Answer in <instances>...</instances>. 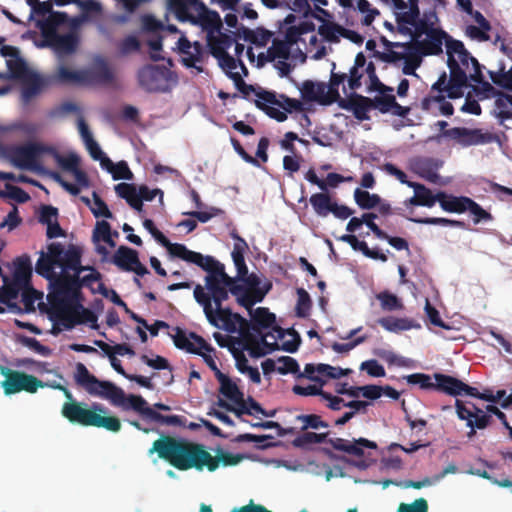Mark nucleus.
Listing matches in <instances>:
<instances>
[{"label":"nucleus","instance_id":"f257e3e1","mask_svg":"<svg viewBox=\"0 0 512 512\" xmlns=\"http://www.w3.org/2000/svg\"><path fill=\"white\" fill-rule=\"evenodd\" d=\"M208 274L205 277V288L197 284L194 288V298L203 308L207 321L212 326L234 333L240 328L249 326L247 320L238 313H233L223 302L229 298V293L236 297L239 305L251 310L254 304L261 302L267 294L266 291H249L244 285L238 283L237 276L230 277L224 265L212 256L201 255V260L195 263Z\"/></svg>","mask_w":512,"mask_h":512},{"label":"nucleus","instance_id":"f03ea898","mask_svg":"<svg viewBox=\"0 0 512 512\" xmlns=\"http://www.w3.org/2000/svg\"><path fill=\"white\" fill-rule=\"evenodd\" d=\"M81 247L69 244L65 249L63 244L52 242L47 246V252H40L35 265L38 275L47 279L51 293L49 303H76L81 298L78 273L86 269L81 264Z\"/></svg>","mask_w":512,"mask_h":512},{"label":"nucleus","instance_id":"7ed1b4c3","mask_svg":"<svg viewBox=\"0 0 512 512\" xmlns=\"http://www.w3.org/2000/svg\"><path fill=\"white\" fill-rule=\"evenodd\" d=\"M148 453H157L159 458L181 471L191 468L201 471L206 467L213 472L218 469L220 461L224 466H234L244 459L242 454L224 452L221 448L217 449V455L213 457L202 444L171 436H162L155 440Z\"/></svg>","mask_w":512,"mask_h":512},{"label":"nucleus","instance_id":"20e7f679","mask_svg":"<svg viewBox=\"0 0 512 512\" xmlns=\"http://www.w3.org/2000/svg\"><path fill=\"white\" fill-rule=\"evenodd\" d=\"M76 383L93 396L108 399L113 405L124 410L133 409L137 413L160 424L184 426L185 418L179 415H163L148 406L147 401L140 395L126 396L124 391L110 381L99 380L91 374L83 363L76 364Z\"/></svg>","mask_w":512,"mask_h":512},{"label":"nucleus","instance_id":"39448f33","mask_svg":"<svg viewBox=\"0 0 512 512\" xmlns=\"http://www.w3.org/2000/svg\"><path fill=\"white\" fill-rule=\"evenodd\" d=\"M68 399L61 409V414L72 424L84 427L104 428L111 432H118L121 429V422L115 416H106L107 408L102 404L93 403L90 407L84 402L73 399L71 392L63 386H58Z\"/></svg>","mask_w":512,"mask_h":512},{"label":"nucleus","instance_id":"423d86ee","mask_svg":"<svg viewBox=\"0 0 512 512\" xmlns=\"http://www.w3.org/2000/svg\"><path fill=\"white\" fill-rule=\"evenodd\" d=\"M170 10L181 22H190L207 32V37L219 33L222 28L220 15L208 10L200 0H168Z\"/></svg>","mask_w":512,"mask_h":512},{"label":"nucleus","instance_id":"0eeeda50","mask_svg":"<svg viewBox=\"0 0 512 512\" xmlns=\"http://www.w3.org/2000/svg\"><path fill=\"white\" fill-rule=\"evenodd\" d=\"M327 433H315V432H305L299 436H297L292 444L294 447L304 448L309 444L313 443H323L326 442L331 445L335 450L345 452L349 455H353L356 457L364 456V449H377V443L366 438H358L353 439V441H349L343 438H330L327 439Z\"/></svg>","mask_w":512,"mask_h":512},{"label":"nucleus","instance_id":"6e6552de","mask_svg":"<svg viewBox=\"0 0 512 512\" xmlns=\"http://www.w3.org/2000/svg\"><path fill=\"white\" fill-rule=\"evenodd\" d=\"M139 86L149 93H166L178 83L177 74L164 65L149 64L137 73Z\"/></svg>","mask_w":512,"mask_h":512},{"label":"nucleus","instance_id":"1a4fd4ad","mask_svg":"<svg viewBox=\"0 0 512 512\" xmlns=\"http://www.w3.org/2000/svg\"><path fill=\"white\" fill-rule=\"evenodd\" d=\"M237 89L240 91L242 96L251 100V94H254L256 99L254 100L255 106L265 112L267 116L275 119L278 122H284L287 119V114L281 112L280 109L268 106V104L277 103V94L274 91H268L261 87H255L251 84H247L245 81H241Z\"/></svg>","mask_w":512,"mask_h":512},{"label":"nucleus","instance_id":"9d476101","mask_svg":"<svg viewBox=\"0 0 512 512\" xmlns=\"http://www.w3.org/2000/svg\"><path fill=\"white\" fill-rule=\"evenodd\" d=\"M49 151H52V146L38 142H29L12 147L10 149V158L13 164L19 168L37 169L39 167V158L43 154H49Z\"/></svg>","mask_w":512,"mask_h":512},{"label":"nucleus","instance_id":"9b49d317","mask_svg":"<svg viewBox=\"0 0 512 512\" xmlns=\"http://www.w3.org/2000/svg\"><path fill=\"white\" fill-rule=\"evenodd\" d=\"M1 373L5 376L2 387L6 395H12L21 391L35 393L39 387L44 384L33 375L23 372L13 371L6 367H1Z\"/></svg>","mask_w":512,"mask_h":512},{"label":"nucleus","instance_id":"f8f14e48","mask_svg":"<svg viewBox=\"0 0 512 512\" xmlns=\"http://www.w3.org/2000/svg\"><path fill=\"white\" fill-rule=\"evenodd\" d=\"M143 226L151 235L164 246L172 257L179 258L188 263L195 264L201 260V253L189 250L184 244L171 243L169 239L157 229L151 219H145Z\"/></svg>","mask_w":512,"mask_h":512},{"label":"nucleus","instance_id":"ddd939ff","mask_svg":"<svg viewBox=\"0 0 512 512\" xmlns=\"http://www.w3.org/2000/svg\"><path fill=\"white\" fill-rule=\"evenodd\" d=\"M78 43L79 38L75 32H68L66 34L50 33L42 38L38 47L51 48L59 58H62L73 54L78 47Z\"/></svg>","mask_w":512,"mask_h":512},{"label":"nucleus","instance_id":"4468645a","mask_svg":"<svg viewBox=\"0 0 512 512\" xmlns=\"http://www.w3.org/2000/svg\"><path fill=\"white\" fill-rule=\"evenodd\" d=\"M443 135L456 140L462 146L488 144L494 141L492 133L483 132L481 129H469L466 127H454L444 131Z\"/></svg>","mask_w":512,"mask_h":512},{"label":"nucleus","instance_id":"2eb2a0df","mask_svg":"<svg viewBox=\"0 0 512 512\" xmlns=\"http://www.w3.org/2000/svg\"><path fill=\"white\" fill-rule=\"evenodd\" d=\"M173 330L175 333L169 335L178 349L185 350L192 354H201V350H205L207 352H212L214 350L203 337L194 332H190L189 335H187L186 332L178 326Z\"/></svg>","mask_w":512,"mask_h":512},{"label":"nucleus","instance_id":"dca6fc26","mask_svg":"<svg viewBox=\"0 0 512 512\" xmlns=\"http://www.w3.org/2000/svg\"><path fill=\"white\" fill-rule=\"evenodd\" d=\"M83 75L84 84L88 85H107L114 81V72L102 57H97L88 69L83 70Z\"/></svg>","mask_w":512,"mask_h":512},{"label":"nucleus","instance_id":"f3484780","mask_svg":"<svg viewBox=\"0 0 512 512\" xmlns=\"http://www.w3.org/2000/svg\"><path fill=\"white\" fill-rule=\"evenodd\" d=\"M50 320L55 325H61L66 330L73 329L77 324V316L79 314L76 303H50Z\"/></svg>","mask_w":512,"mask_h":512},{"label":"nucleus","instance_id":"a211bd4d","mask_svg":"<svg viewBox=\"0 0 512 512\" xmlns=\"http://www.w3.org/2000/svg\"><path fill=\"white\" fill-rule=\"evenodd\" d=\"M251 315V330L260 336L263 329L272 328L277 333V338L284 336V330L277 326L275 314L269 312L268 308L258 307L254 311L248 310Z\"/></svg>","mask_w":512,"mask_h":512},{"label":"nucleus","instance_id":"6ab92c4d","mask_svg":"<svg viewBox=\"0 0 512 512\" xmlns=\"http://www.w3.org/2000/svg\"><path fill=\"white\" fill-rule=\"evenodd\" d=\"M57 164L65 171L71 172L81 187H88L90 182L87 174L79 168L80 159L76 154H69L68 156H62L59 152L52 147V151H49Z\"/></svg>","mask_w":512,"mask_h":512},{"label":"nucleus","instance_id":"aec40b11","mask_svg":"<svg viewBox=\"0 0 512 512\" xmlns=\"http://www.w3.org/2000/svg\"><path fill=\"white\" fill-rule=\"evenodd\" d=\"M434 378L436 380L435 390L437 391L450 396L474 395L473 387L453 376L435 373Z\"/></svg>","mask_w":512,"mask_h":512},{"label":"nucleus","instance_id":"412c9836","mask_svg":"<svg viewBox=\"0 0 512 512\" xmlns=\"http://www.w3.org/2000/svg\"><path fill=\"white\" fill-rule=\"evenodd\" d=\"M179 51L184 55L182 63L187 68H195L199 73L203 72L201 66H197V63L203 62V46L200 42L195 41L191 43L186 37L182 36L178 40Z\"/></svg>","mask_w":512,"mask_h":512},{"label":"nucleus","instance_id":"4be33fe9","mask_svg":"<svg viewBox=\"0 0 512 512\" xmlns=\"http://www.w3.org/2000/svg\"><path fill=\"white\" fill-rule=\"evenodd\" d=\"M409 187L414 190V195L404 201V205L408 208L409 206H423L431 208L436 202L440 204L441 198L443 197V191H438L436 194L425 185L415 182L409 183Z\"/></svg>","mask_w":512,"mask_h":512},{"label":"nucleus","instance_id":"5701e85b","mask_svg":"<svg viewBox=\"0 0 512 512\" xmlns=\"http://www.w3.org/2000/svg\"><path fill=\"white\" fill-rule=\"evenodd\" d=\"M340 108L352 111L357 120L365 121L370 119L368 112L373 109V103L371 98L352 92L347 100H341Z\"/></svg>","mask_w":512,"mask_h":512},{"label":"nucleus","instance_id":"b1692460","mask_svg":"<svg viewBox=\"0 0 512 512\" xmlns=\"http://www.w3.org/2000/svg\"><path fill=\"white\" fill-rule=\"evenodd\" d=\"M243 330L244 328H241L243 349L249 351L251 357L259 358L266 355L267 353L279 349L277 342L268 343L266 341V337L269 334L261 335L260 340H258L253 334L244 332Z\"/></svg>","mask_w":512,"mask_h":512},{"label":"nucleus","instance_id":"393cba45","mask_svg":"<svg viewBox=\"0 0 512 512\" xmlns=\"http://www.w3.org/2000/svg\"><path fill=\"white\" fill-rule=\"evenodd\" d=\"M450 70V79L448 81V97L451 99L461 98L463 88L467 87V75L460 67L458 60L451 59L447 61Z\"/></svg>","mask_w":512,"mask_h":512},{"label":"nucleus","instance_id":"a878e982","mask_svg":"<svg viewBox=\"0 0 512 512\" xmlns=\"http://www.w3.org/2000/svg\"><path fill=\"white\" fill-rule=\"evenodd\" d=\"M443 162L435 158H420L414 162L415 172L424 180L431 183H438L440 176L438 170Z\"/></svg>","mask_w":512,"mask_h":512},{"label":"nucleus","instance_id":"bb28decb","mask_svg":"<svg viewBox=\"0 0 512 512\" xmlns=\"http://www.w3.org/2000/svg\"><path fill=\"white\" fill-rule=\"evenodd\" d=\"M346 78V73L334 72L332 70L329 85L324 89L322 105H331L336 102L340 107L341 100H347V98H342L339 93V86L346 81Z\"/></svg>","mask_w":512,"mask_h":512},{"label":"nucleus","instance_id":"cd10ccee","mask_svg":"<svg viewBox=\"0 0 512 512\" xmlns=\"http://www.w3.org/2000/svg\"><path fill=\"white\" fill-rule=\"evenodd\" d=\"M14 273L12 281L16 286L25 287L30 283L32 276V264L30 257L26 254L19 256L14 261Z\"/></svg>","mask_w":512,"mask_h":512},{"label":"nucleus","instance_id":"c85d7f7f","mask_svg":"<svg viewBox=\"0 0 512 512\" xmlns=\"http://www.w3.org/2000/svg\"><path fill=\"white\" fill-rule=\"evenodd\" d=\"M377 323L385 330L392 333H399L411 329H419L421 325L410 318H397L393 316L382 317L377 320Z\"/></svg>","mask_w":512,"mask_h":512},{"label":"nucleus","instance_id":"c756f323","mask_svg":"<svg viewBox=\"0 0 512 512\" xmlns=\"http://www.w3.org/2000/svg\"><path fill=\"white\" fill-rule=\"evenodd\" d=\"M442 195L443 197L440 201V207L449 213L462 214L467 212V209L469 208V205L472 201V199L467 196H455L444 191Z\"/></svg>","mask_w":512,"mask_h":512},{"label":"nucleus","instance_id":"7c9ffc66","mask_svg":"<svg viewBox=\"0 0 512 512\" xmlns=\"http://www.w3.org/2000/svg\"><path fill=\"white\" fill-rule=\"evenodd\" d=\"M114 190L116 195L124 199L131 208L138 212L143 210V203L138 197L139 194L135 184L122 182L117 184Z\"/></svg>","mask_w":512,"mask_h":512},{"label":"nucleus","instance_id":"2f4dec72","mask_svg":"<svg viewBox=\"0 0 512 512\" xmlns=\"http://www.w3.org/2000/svg\"><path fill=\"white\" fill-rule=\"evenodd\" d=\"M139 259L138 252L127 246H120L112 257V263L122 271L130 272Z\"/></svg>","mask_w":512,"mask_h":512},{"label":"nucleus","instance_id":"473e14b6","mask_svg":"<svg viewBox=\"0 0 512 512\" xmlns=\"http://www.w3.org/2000/svg\"><path fill=\"white\" fill-rule=\"evenodd\" d=\"M448 37L447 33L441 29L432 30L427 35V40L419 42L422 54L424 55H438L442 52L443 40Z\"/></svg>","mask_w":512,"mask_h":512},{"label":"nucleus","instance_id":"72a5a7b5","mask_svg":"<svg viewBox=\"0 0 512 512\" xmlns=\"http://www.w3.org/2000/svg\"><path fill=\"white\" fill-rule=\"evenodd\" d=\"M218 405L225 408L227 411L234 412L237 416H241L242 414H266V410L262 408V406L252 397H249L247 401L243 399L242 403L237 404L238 408H234L229 403L221 399L219 400Z\"/></svg>","mask_w":512,"mask_h":512},{"label":"nucleus","instance_id":"f704fd0d","mask_svg":"<svg viewBox=\"0 0 512 512\" xmlns=\"http://www.w3.org/2000/svg\"><path fill=\"white\" fill-rule=\"evenodd\" d=\"M220 383L219 392L232 401L235 404H239L243 402L244 394L239 389L237 384L233 382L229 376L224 373H219L218 378H216Z\"/></svg>","mask_w":512,"mask_h":512},{"label":"nucleus","instance_id":"c9c22d12","mask_svg":"<svg viewBox=\"0 0 512 512\" xmlns=\"http://www.w3.org/2000/svg\"><path fill=\"white\" fill-rule=\"evenodd\" d=\"M68 22V16L64 12L53 11L40 23L41 36L46 37L48 34H56L58 27Z\"/></svg>","mask_w":512,"mask_h":512},{"label":"nucleus","instance_id":"e433bc0d","mask_svg":"<svg viewBox=\"0 0 512 512\" xmlns=\"http://www.w3.org/2000/svg\"><path fill=\"white\" fill-rule=\"evenodd\" d=\"M22 80L24 81L21 92L22 98L25 102H29L33 97L41 92L44 86V81L38 74L35 73H30L25 79Z\"/></svg>","mask_w":512,"mask_h":512},{"label":"nucleus","instance_id":"4c0bfd02","mask_svg":"<svg viewBox=\"0 0 512 512\" xmlns=\"http://www.w3.org/2000/svg\"><path fill=\"white\" fill-rule=\"evenodd\" d=\"M233 43L234 39L231 36L221 32H219L218 35L212 34L207 37V45L212 56L220 55L219 51L228 53L227 49H229Z\"/></svg>","mask_w":512,"mask_h":512},{"label":"nucleus","instance_id":"58836bf2","mask_svg":"<svg viewBox=\"0 0 512 512\" xmlns=\"http://www.w3.org/2000/svg\"><path fill=\"white\" fill-rule=\"evenodd\" d=\"M324 89H326L324 83H314L313 81L307 80L302 85L301 95L305 101L317 102L322 105Z\"/></svg>","mask_w":512,"mask_h":512},{"label":"nucleus","instance_id":"ea45409f","mask_svg":"<svg viewBox=\"0 0 512 512\" xmlns=\"http://www.w3.org/2000/svg\"><path fill=\"white\" fill-rule=\"evenodd\" d=\"M457 56L459 58V62H461L463 66L468 67L469 62L472 63L474 72L470 74V79L473 82L477 84H482L485 88L491 87V85L488 82H483L481 65L478 62V60L469 53L467 49H465L464 54H458Z\"/></svg>","mask_w":512,"mask_h":512},{"label":"nucleus","instance_id":"a19ab883","mask_svg":"<svg viewBox=\"0 0 512 512\" xmlns=\"http://www.w3.org/2000/svg\"><path fill=\"white\" fill-rule=\"evenodd\" d=\"M310 203L315 213L320 217H326L330 213V209L334 201L328 193H315L310 197Z\"/></svg>","mask_w":512,"mask_h":512},{"label":"nucleus","instance_id":"79ce46f5","mask_svg":"<svg viewBox=\"0 0 512 512\" xmlns=\"http://www.w3.org/2000/svg\"><path fill=\"white\" fill-rule=\"evenodd\" d=\"M434 103L439 104V110L441 114L445 116H451L454 112L453 105L445 100V96L443 94L438 95H428L427 97L423 98L421 106L423 110H430L432 105Z\"/></svg>","mask_w":512,"mask_h":512},{"label":"nucleus","instance_id":"37998d69","mask_svg":"<svg viewBox=\"0 0 512 512\" xmlns=\"http://www.w3.org/2000/svg\"><path fill=\"white\" fill-rule=\"evenodd\" d=\"M354 200L359 208L363 210H371L380 204V196L378 194H371L360 188L354 190Z\"/></svg>","mask_w":512,"mask_h":512},{"label":"nucleus","instance_id":"c03bdc74","mask_svg":"<svg viewBox=\"0 0 512 512\" xmlns=\"http://www.w3.org/2000/svg\"><path fill=\"white\" fill-rule=\"evenodd\" d=\"M248 249L249 246L247 242H240V244H234L233 246L231 256L240 277L247 274V265L245 263L244 255Z\"/></svg>","mask_w":512,"mask_h":512},{"label":"nucleus","instance_id":"a18cd8bd","mask_svg":"<svg viewBox=\"0 0 512 512\" xmlns=\"http://www.w3.org/2000/svg\"><path fill=\"white\" fill-rule=\"evenodd\" d=\"M57 80L62 84H84L83 70L74 71L65 66H60L57 70Z\"/></svg>","mask_w":512,"mask_h":512},{"label":"nucleus","instance_id":"49530a36","mask_svg":"<svg viewBox=\"0 0 512 512\" xmlns=\"http://www.w3.org/2000/svg\"><path fill=\"white\" fill-rule=\"evenodd\" d=\"M297 304L295 307L296 315L299 318H306L310 314V310L312 307V300L310 298V295L304 288H298L297 289Z\"/></svg>","mask_w":512,"mask_h":512},{"label":"nucleus","instance_id":"de8ad7c7","mask_svg":"<svg viewBox=\"0 0 512 512\" xmlns=\"http://www.w3.org/2000/svg\"><path fill=\"white\" fill-rule=\"evenodd\" d=\"M365 72L369 77L370 84H369V90L370 91H377L381 94H384L386 92H392L393 88L386 86L383 84L380 79L378 78L376 74V67L373 62H369L366 65Z\"/></svg>","mask_w":512,"mask_h":512},{"label":"nucleus","instance_id":"09e8293b","mask_svg":"<svg viewBox=\"0 0 512 512\" xmlns=\"http://www.w3.org/2000/svg\"><path fill=\"white\" fill-rule=\"evenodd\" d=\"M8 70L11 74V77L14 79H25L27 75H29L31 72L28 70V67L25 63V61L21 58V56H18L14 59H8L6 61Z\"/></svg>","mask_w":512,"mask_h":512},{"label":"nucleus","instance_id":"8fccbe9b","mask_svg":"<svg viewBox=\"0 0 512 512\" xmlns=\"http://www.w3.org/2000/svg\"><path fill=\"white\" fill-rule=\"evenodd\" d=\"M411 222L418 224H430V225H441L464 228L465 223L463 221L452 220L441 217H425V218H408Z\"/></svg>","mask_w":512,"mask_h":512},{"label":"nucleus","instance_id":"3c124183","mask_svg":"<svg viewBox=\"0 0 512 512\" xmlns=\"http://www.w3.org/2000/svg\"><path fill=\"white\" fill-rule=\"evenodd\" d=\"M290 55V48L288 44L281 40H274L271 47L268 48L267 58L269 61L275 59H288Z\"/></svg>","mask_w":512,"mask_h":512},{"label":"nucleus","instance_id":"603ef678","mask_svg":"<svg viewBox=\"0 0 512 512\" xmlns=\"http://www.w3.org/2000/svg\"><path fill=\"white\" fill-rule=\"evenodd\" d=\"M377 299L381 303V307L385 311H396L403 309L402 301L394 294L383 291L377 295Z\"/></svg>","mask_w":512,"mask_h":512},{"label":"nucleus","instance_id":"864d4df0","mask_svg":"<svg viewBox=\"0 0 512 512\" xmlns=\"http://www.w3.org/2000/svg\"><path fill=\"white\" fill-rule=\"evenodd\" d=\"M93 238L97 241L102 240L111 247L115 246V242L111 237V226L105 220L96 223L93 231Z\"/></svg>","mask_w":512,"mask_h":512},{"label":"nucleus","instance_id":"5fc2aeb1","mask_svg":"<svg viewBox=\"0 0 512 512\" xmlns=\"http://www.w3.org/2000/svg\"><path fill=\"white\" fill-rule=\"evenodd\" d=\"M5 188L6 191H0L1 198H10L17 203H26L30 200L29 194L18 186L6 184Z\"/></svg>","mask_w":512,"mask_h":512},{"label":"nucleus","instance_id":"6e6d98bb","mask_svg":"<svg viewBox=\"0 0 512 512\" xmlns=\"http://www.w3.org/2000/svg\"><path fill=\"white\" fill-rule=\"evenodd\" d=\"M408 11L397 14L396 21L401 23H413L420 16L419 0H408Z\"/></svg>","mask_w":512,"mask_h":512},{"label":"nucleus","instance_id":"4d7b16f0","mask_svg":"<svg viewBox=\"0 0 512 512\" xmlns=\"http://www.w3.org/2000/svg\"><path fill=\"white\" fill-rule=\"evenodd\" d=\"M408 384L419 385L423 390H435L431 376L424 373H413L404 377Z\"/></svg>","mask_w":512,"mask_h":512},{"label":"nucleus","instance_id":"13d9d810","mask_svg":"<svg viewBox=\"0 0 512 512\" xmlns=\"http://www.w3.org/2000/svg\"><path fill=\"white\" fill-rule=\"evenodd\" d=\"M357 9L359 12L365 14L364 18L362 19V25L364 26H370L374 22L376 16L380 14L377 8L371 7V4L368 0H358Z\"/></svg>","mask_w":512,"mask_h":512},{"label":"nucleus","instance_id":"bf43d9fd","mask_svg":"<svg viewBox=\"0 0 512 512\" xmlns=\"http://www.w3.org/2000/svg\"><path fill=\"white\" fill-rule=\"evenodd\" d=\"M351 373L350 369H342L341 367H334L329 364H318V374L320 377L329 379H339Z\"/></svg>","mask_w":512,"mask_h":512},{"label":"nucleus","instance_id":"052dcab7","mask_svg":"<svg viewBox=\"0 0 512 512\" xmlns=\"http://www.w3.org/2000/svg\"><path fill=\"white\" fill-rule=\"evenodd\" d=\"M277 372L282 375L299 373V364L290 356H282L277 359Z\"/></svg>","mask_w":512,"mask_h":512},{"label":"nucleus","instance_id":"680f3d73","mask_svg":"<svg viewBox=\"0 0 512 512\" xmlns=\"http://www.w3.org/2000/svg\"><path fill=\"white\" fill-rule=\"evenodd\" d=\"M17 341L40 355L48 356L51 353V350L47 346L42 345L36 338L18 335Z\"/></svg>","mask_w":512,"mask_h":512},{"label":"nucleus","instance_id":"e2e57ef3","mask_svg":"<svg viewBox=\"0 0 512 512\" xmlns=\"http://www.w3.org/2000/svg\"><path fill=\"white\" fill-rule=\"evenodd\" d=\"M93 205L90 210L96 218L104 217L111 219L113 217L112 212L109 210L107 204L102 200L97 192H93Z\"/></svg>","mask_w":512,"mask_h":512},{"label":"nucleus","instance_id":"0e129e2a","mask_svg":"<svg viewBox=\"0 0 512 512\" xmlns=\"http://www.w3.org/2000/svg\"><path fill=\"white\" fill-rule=\"evenodd\" d=\"M373 109H378L382 114H386L393 109L396 104V98L392 94H382L372 99Z\"/></svg>","mask_w":512,"mask_h":512},{"label":"nucleus","instance_id":"69168bd1","mask_svg":"<svg viewBox=\"0 0 512 512\" xmlns=\"http://www.w3.org/2000/svg\"><path fill=\"white\" fill-rule=\"evenodd\" d=\"M298 421L303 422L302 430H306L308 428L319 429V428H327L329 425L327 422L323 421L321 417L317 414H302L296 417Z\"/></svg>","mask_w":512,"mask_h":512},{"label":"nucleus","instance_id":"338daca9","mask_svg":"<svg viewBox=\"0 0 512 512\" xmlns=\"http://www.w3.org/2000/svg\"><path fill=\"white\" fill-rule=\"evenodd\" d=\"M467 211L472 215L474 224H478L480 222H488L493 220V216L491 213L483 209L477 202L473 199L469 205Z\"/></svg>","mask_w":512,"mask_h":512},{"label":"nucleus","instance_id":"774afa93","mask_svg":"<svg viewBox=\"0 0 512 512\" xmlns=\"http://www.w3.org/2000/svg\"><path fill=\"white\" fill-rule=\"evenodd\" d=\"M397 512H428V503L424 498L416 499L411 504L401 503Z\"/></svg>","mask_w":512,"mask_h":512}]
</instances>
